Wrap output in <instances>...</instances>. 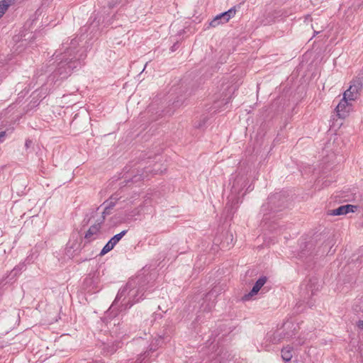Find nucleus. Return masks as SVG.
Segmentation results:
<instances>
[{
    "label": "nucleus",
    "mask_w": 363,
    "mask_h": 363,
    "mask_svg": "<svg viewBox=\"0 0 363 363\" xmlns=\"http://www.w3.org/2000/svg\"><path fill=\"white\" fill-rule=\"evenodd\" d=\"M135 169L131 170L130 172H129V170L126 172L127 175L125 176V182L129 183L130 182H137L138 180L143 178V174L140 175H134L132 178H130V176L135 173Z\"/></svg>",
    "instance_id": "4468645a"
},
{
    "label": "nucleus",
    "mask_w": 363,
    "mask_h": 363,
    "mask_svg": "<svg viewBox=\"0 0 363 363\" xmlns=\"http://www.w3.org/2000/svg\"><path fill=\"white\" fill-rule=\"evenodd\" d=\"M356 326L357 327L359 330H363V320H359L357 322Z\"/></svg>",
    "instance_id": "4be33fe9"
},
{
    "label": "nucleus",
    "mask_w": 363,
    "mask_h": 363,
    "mask_svg": "<svg viewBox=\"0 0 363 363\" xmlns=\"http://www.w3.org/2000/svg\"><path fill=\"white\" fill-rule=\"evenodd\" d=\"M281 198V194H276L273 196H271L270 197H269L268 199V205H272V204H274L275 201L277 200H279Z\"/></svg>",
    "instance_id": "aec40b11"
},
{
    "label": "nucleus",
    "mask_w": 363,
    "mask_h": 363,
    "mask_svg": "<svg viewBox=\"0 0 363 363\" xmlns=\"http://www.w3.org/2000/svg\"><path fill=\"white\" fill-rule=\"evenodd\" d=\"M113 207V205L111 203L107 205L103 211H99L100 207L97 208L95 211L91 212L90 220L95 219L96 218H99V215L103 216L104 221L105 220V218L106 216L110 215L111 213V210Z\"/></svg>",
    "instance_id": "9b49d317"
},
{
    "label": "nucleus",
    "mask_w": 363,
    "mask_h": 363,
    "mask_svg": "<svg viewBox=\"0 0 363 363\" xmlns=\"http://www.w3.org/2000/svg\"><path fill=\"white\" fill-rule=\"evenodd\" d=\"M344 207L347 213H348L349 212H354L357 208L356 206L351 204L344 205Z\"/></svg>",
    "instance_id": "412c9836"
},
{
    "label": "nucleus",
    "mask_w": 363,
    "mask_h": 363,
    "mask_svg": "<svg viewBox=\"0 0 363 363\" xmlns=\"http://www.w3.org/2000/svg\"><path fill=\"white\" fill-rule=\"evenodd\" d=\"M352 101L342 97L336 107L337 115L340 118H345L352 110Z\"/></svg>",
    "instance_id": "423d86ee"
},
{
    "label": "nucleus",
    "mask_w": 363,
    "mask_h": 363,
    "mask_svg": "<svg viewBox=\"0 0 363 363\" xmlns=\"http://www.w3.org/2000/svg\"><path fill=\"white\" fill-rule=\"evenodd\" d=\"M292 357V347L287 346L281 350V357L284 361L289 362Z\"/></svg>",
    "instance_id": "f8f14e48"
},
{
    "label": "nucleus",
    "mask_w": 363,
    "mask_h": 363,
    "mask_svg": "<svg viewBox=\"0 0 363 363\" xmlns=\"http://www.w3.org/2000/svg\"><path fill=\"white\" fill-rule=\"evenodd\" d=\"M347 213L345 211L344 206H340L336 209H333L330 211V215L332 216H341V215H346Z\"/></svg>",
    "instance_id": "dca6fc26"
},
{
    "label": "nucleus",
    "mask_w": 363,
    "mask_h": 363,
    "mask_svg": "<svg viewBox=\"0 0 363 363\" xmlns=\"http://www.w3.org/2000/svg\"><path fill=\"white\" fill-rule=\"evenodd\" d=\"M266 340L272 344H278L281 341L286 340V334H284L283 328L274 332L268 333L266 336Z\"/></svg>",
    "instance_id": "6e6552de"
},
{
    "label": "nucleus",
    "mask_w": 363,
    "mask_h": 363,
    "mask_svg": "<svg viewBox=\"0 0 363 363\" xmlns=\"http://www.w3.org/2000/svg\"><path fill=\"white\" fill-rule=\"evenodd\" d=\"M362 89V80L360 79H354L350 82L349 88L343 93V96L354 101L360 96Z\"/></svg>",
    "instance_id": "20e7f679"
},
{
    "label": "nucleus",
    "mask_w": 363,
    "mask_h": 363,
    "mask_svg": "<svg viewBox=\"0 0 363 363\" xmlns=\"http://www.w3.org/2000/svg\"><path fill=\"white\" fill-rule=\"evenodd\" d=\"M5 136V132L0 133V138Z\"/></svg>",
    "instance_id": "b1692460"
},
{
    "label": "nucleus",
    "mask_w": 363,
    "mask_h": 363,
    "mask_svg": "<svg viewBox=\"0 0 363 363\" xmlns=\"http://www.w3.org/2000/svg\"><path fill=\"white\" fill-rule=\"evenodd\" d=\"M116 245L113 243H111L110 240L105 245V246L103 247L100 252V255L103 256L110 252Z\"/></svg>",
    "instance_id": "a211bd4d"
},
{
    "label": "nucleus",
    "mask_w": 363,
    "mask_h": 363,
    "mask_svg": "<svg viewBox=\"0 0 363 363\" xmlns=\"http://www.w3.org/2000/svg\"><path fill=\"white\" fill-rule=\"evenodd\" d=\"M235 9L231 8L228 11L217 15L209 23L211 27L216 28L220 24L226 23L235 15Z\"/></svg>",
    "instance_id": "39448f33"
},
{
    "label": "nucleus",
    "mask_w": 363,
    "mask_h": 363,
    "mask_svg": "<svg viewBox=\"0 0 363 363\" xmlns=\"http://www.w3.org/2000/svg\"><path fill=\"white\" fill-rule=\"evenodd\" d=\"M299 328L300 327L296 323H294L290 321L284 323L283 325V329L284 330V334H286V340L293 338Z\"/></svg>",
    "instance_id": "1a4fd4ad"
},
{
    "label": "nucleus",
    "mask_w": 363,
    "mask_h": 363,
    "mask_svg": "<svg viewBox=\"0 0 363 363\" xmlns=\"http://www.w3.org/2000/svg\"><path fill=\"white\" fill-rule=\"evenodd\" d=\"M116 245L113 243H111L110 240L105 245V246L103 247L100 252V255L103 256L110 252Z\"/></svg>",
    "instance_id": "f3484780"
},
{
    "label": "nucleus",
    "mask_w": 363,
    "mask_h": 363,
    "mask_svg": "<svg viewBox=\"0 0 363 363\" xmlns=\"http://www.w3.org/2000/svg\"><path fill=\"white\" fill-rule=\"evenodd\" d=\"M119 344H120V343L118 342V343H117L116 345H112L111 347L108 346V347H106V349H105V350H105V352H106L107 354H113V352H115L117 350V349H118V347H121V345H119Z\"/></svg>",
    "instance_id": "6ab92c4d"
},
{
    "label": "nucleus",
    "mask_w": 363,
    "mask_h": 363,
    "mask_svg": "<svg viewBox=\"0 0 363 363\" xmlns=\"http://www.w3.org/2000/svg\"><path fill=\"white\" fill-rule=\"evenodd\" d=\"M32 144V141L30 140H27L25 143V146L26 148H28Z\"/></svg>",
    "instance_id": "5701e85b"
},
{
    "label": "nucleus",
    "mask_w": 363,
    "mask_h": 363,
    "mask_svg": "<svg viewBox=\"0 0 363 363\" xmlns=\"http://www.w3.org/2000/svg\"><path fill=\"white\" fill-rule=\"evenodd\" d=\"M89 363H104V362L102 361H98V362H89Z\"/></svg>",
    "instance_id": "393cba45"
},
{
    "label": "nucleus",
    "mask_w": 363,
    "mask_h": 363,
    "mask_svg": "<svg viewBox=\"0 0 363 363\" xmlns=\"http://www.w3.org/2000/svg\"><path fill=\"white\" fill-rule=\"evenodd\" d=\"M127 230H123L120 233L115 235L113 238H111L109 240L111 243H113L115 245L122 239V238L126 234Z\"/></svg>",
    "instance_id": "2eb2a0df"
},
{
    "label": "nucleus",
    "mask_w": 363,
    "mask_h": 363,
    "mask_svg": "<svg viewBox=\"0 0 363 363\" xmlns=\"http://www.w3.org/2000/svg\"><path fill=\"white\" fill-rule=\"evenodd\" d=\"M78 45L77 38L67 39L54 53L53 56L58 62L55 74L60 78H66L79 65V61L83 57L82 55H79Z\"/></svg>",
    "instance_id": "f257e3e1"
},
{
    "label": "nucleus",
    "mask_w": 363,
    "mask_h": 363,
    "mask_svg": "<svg viewBox=\"0 0 363 363\" xmlns=\"http://www.w3.org/2000/svg\"><path fill=\"white\" fill-rule=\"evenodd\" d=\"M88 223H89L91 225L89 230L86 231L84 238L88 241H91L95 240L100 233L101 225L104 223L103 216L99 215V218H96L95 219L91 220H90L89 218Z\"/></svg>",
    "instance_id": "7ed1b4c3"
},
{
    "label": "nucleus",
    "mask_w": 363,
    "mask_h": 363,
    "mask_svg": "<svg viewBox=\"0 0 363 363\" xmlns=\"http://www.w3.org/2000/svg\"><path fill=\"white\" fill-rule=\"evenodd\" d=\"M247 178L244 174H238L233 179L231 193L239 194L243 188L247 185Z\"/></svg>",
    "instance_id": "0eeeda50"
},
{
    "label": "nucleus",
    "mask_w": 363,
    "mask_h": 363,
    "mask_svg": "<svg viewBox=\"0 0 363 363\" xmlns=\"http://www.w3.org/2000/svg\"><path fill=\"white\" fill-rule=\"evenodd\" d=\"M360 309L363 311V301H362V306H361Z\"/></svg>",
    "instance_id": "a878e982"
},
{
    "label": "nucleus",
    "mask_w": 363,
    "mask_h": 363,
    "mask_svg": "<svg viewBox=\"0 0 363 363\" xmlns=\"http://www.w3.org/2000/svg\"><path fill=\"white\" fill-rule=\"evenodd\" d=\"M143 295V287L138 286L135 280H130L119 290L112 307L121 301L125 307L130 308L134 303L142 299Z\"/></svg>",
    "instance_id": "f03ea898"
},
{
    "label": "nucleus",
    "mask_w": 363,
    "mask_h": 363,
    "mask_svg": "<svg viewBox=\"0 0 363 363\" xmlns=\"http://www.w3.org/2000/svg\"><path fill=\"white\" fill-rule=\"evenodd\" d=\"M265 207H266L265 205L262 206V209L264 210L265 208Z\"/></svg>",
    "instance_id": "bb28decb"
},
{
    "label": "nucleus",
    "mask_w": 363,
    "mask_h": 363,
    "mask_svg": "<svg viewBox=\"0 0 363 363\" xmlns=\"http://www.w3.org/2000/svg\"><path fill=\"white\" fill-rule=\"evenodd\" d=\"M267 277H260L255 284L253 286L252 290L247 294H245L242 299L244 301H248L250 299L251 297L256 295L259 291L261 289V288L264 285V284L267 282Z\"/></svg>",
    "instance_id": "9d476101"
},
{
    "label": "nucleus",
    "mask_w": 363,
    "mask_h": 363,
    "mask_svg": "<svg viewBox=\"0 0 363 363\" xmlns=\"http://www.w3.org/2000/svg\"><path fill=\"white\" fill-rule=\"evenodd\" d=\"M15 0H1L0 1V18L3 16L8 8L13 4Z\"/></svg>",
    "instance_id": "ddd939ff"
}]
</instances>
